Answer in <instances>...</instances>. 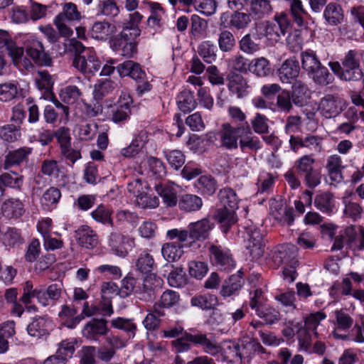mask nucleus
<instances>
[{
  "label": "nucleus",
  "mask_w": 364,
  "mask_h": 364,
  "mask_svg": "<svg viewBox=\"0 0 364 364\" xmlns=\"http://www.w3.org/2000/svg\"><path fill=\"white\" fill-rule=\"evenodd\" d=\"M352 283L348 278H344L341 282H336L329 289L330 296L334 299H338L341 296L350 295Z\"/></svg>",
  "instance_id": "nucleus-44"
},
{
  "label": "nucleus",
  "mask_w": 364,
  "mask_h": 364,
  "mask_svg": "<svg viewBox=\"0 0 364 364\" xmlns=\"http://www.w3.org/2000/svg\"><path fill=\"white\" fill-rule=\"evenodd\" d=\"M193 345L201 347L204 353L215 356L221 352V346L211 333L196 331L194 336H191Z\"/></svg>",
  "instance_id": "nucleus-10"
},
{
  "label": "nucleus",
  "mask_w": 364,
  "mask_h": 364,
  "mask_svg": "<svg viewBox=\"0 0 364 364\" xmlns=\"http://www.w3.org/2000/svg\"><path fill=\"white\" fill-rule=\"evenodd\" d=\"M217 186L216 181L211 176H202L198 180L197 187L205 194L213 195L215 192Z\"/></svg>",
  "instance_id": "nucleus-63"
},
{
  "label": "nucleus",
  "mask_w": 364,
  "mask_h": 364,
  "mask_svg": "<svg viewBox=\"0 0 364 364\" xmlns=\"http://www.w3.org/2000/svg\"><path fill=\"white\" fill-rule=\"evenodd\" d=\"M56 17H58L59 19L73 21L80 20L81 18V14L75 4L68 2L64 4L62 12L57 15Z\"/></svg>",
  "instance_id": "nucleus-60"
},
{
  "label": "nucleus",
  "mask_w": 364,
  "mask_h": 364,
  "mask_svg": "<svg viewBox=\"0 0 364 364\" xmlns=\"http://www.w3.org/2000/svg\"><path fill=\"white\" fill-rule=\"evenodd\" d=\"M114 88L113 82L105 80L96 84L94 87L93 97L95 101H101L105 97L111 93Z\"/></svg>",
  "instance_id": "nucleus-58"
},
{
  "label": "nucleus",
  "mask_w": 364,
  "mask_h": 364,
  "mask_svg": "<svg viewBox=\"0 0 364 364\" xmlns=\"http://www.w3.org/2000/svg\"><path fill=\"white\" fill-rule=\"evenodd\" d=\"M218 43L221 51L230 52L235 46L236 40L231 31L224 30L218 34Z\"/></svg>",
  "instance_id": "nucleus-51"
},
{
  "label": "nucleus",
  "mask_w": 364,
  "mask_h": 364,
  "mask_svg": "<svg viewBox=\"0 0 364 364\" xmlns=\"http://www.w3.org/2000/svg\"><path fill=\"white\" fill-rule=\"evenodd\" d=\"M239 47L242 52L250 55L260 49L259 43L256 42V38L251 33H247L240 39Z\"/></svg>",
  "instance_id": "nucleus-55"
},
{
  "label": "nucleus",
  "mask_w": 364,
  "mask_h": 364,
  "mask_svg": "<svg viewBox=\"0 0 364 364\" xmlns=\"http://www.w3.org/2000/svg\"><path fill=\"white\" fill-rule=\"evenodd\" d=\"M315 207L323 213L330 214L335 206L333 195L328 192H321L316 194L314 198Z\"/></svg>",
  "instance_id": "nucleus-32"
},
{
  "label": "nucleus",
  "mask_w": 364,
  "mask_h": 364,
  "mask_svg": "<svg viewBox=\"0 0 364 364\" xmlns=\"http://www.w3.org/2000/svg\"><path fill=\"white\" fill-rule=\"evenodd\" d=\"M250 71L257 77H264L268 76L272 71L269 61L263 57L256 58L252 61Z\"/></svg>",
  "instance_id": "nucleus-49"
},
{
  "label": "nucleus",
  "mask_w": 364,
  "mask_h": 364,
  "mask_svg": "<svg viewBox=\"0 0 364 364\" xmlns=\"http://www.w3.org/2000/svg\"><path fill=\"white\" fill-rule=\"evenodd\" d=\"M111 229L112 231L108 238L109 246L115 255L125 257L128 252L125 245H128L132 247L134 242V239L123 235L114 225Z\"/></svg>",
  "instance_id": "nucleus-11"
},
{
  "label": "nucleus",
  "mask_w": 364,
  "mask_h": 364,
  "mask_svg": "<svg viewBox=\"0 0 364 364\" xmlns=\"http://www.w3.org/2000/svg\"><path fill=\"white\" fill-rule=\"evenodd\" d=\"M308 75L316 85L322 87L331 84L334 80V77L328 69L322 65Z\"/></svg>",
  "instance_id": "nucleus-33"
},
{
  "label": "nucleus",
  "mask_w": 364,
  "mask_h": 364,
  "mask_svg": "<svg viewBox=\"0 0 364 364\" xmlns=\"http://www.w3.org/2000/svg\"><path fill=\"white\" fill-rule=\"evenodd\" d=\"M21 136L20 129L14 124H6L0 127V139L4 141L12 143L18 141Z\"/></svg>",
  "instance_id": "nucleus-53"
},
{
  "label": "nucleus",
  "mask_w": 364,
  "mask_h": 364,
  "mask_svg": "<svg viewBox=\"0 0 364 364\" xmlns=\"http://www.w3.org/2000/svg\"><path fill=\"white\" fill-rule=\"evenodd\" d=\"M227 80L229 90L238 98H242L248 95L250 85L242 75L231 73L228 75Z\"/></svg>",
  "instance_id": "nucleus-17"
},
{
  "label": "nucleus",
  "mask_w": 364,
  "mask_h": 364,
  "mask_svg": "<svg viewBox=\"0 0 364 364\" xmlns=\"http://www.w3.org/2000/svg\"><path fill=\"white\" fill-rule=\"evenodd\" d=\"M326 168L332 182L339 183L343 180L341 173L343 166L341 156L337 154L330 156L327 159Z\"/></svg>",
  "instance_id": "nucleus-31"
},
{
  "label": "nucleus",
  "mask_w": 364,
  "mask_h": 364,
  "mask_svg": "<svg viewBox=\"0 0 364 364\" xmlns=\"http://www.w3.org/2000/svg\"><path fill=\"white\" fill-rule=\"evenodd\" d=\"M117 70L121 77L129 76L137 83L136 91L139 95L149 92L151 85L146 79L145 72L141 65L132 60H127L117 66Z\"/></svg>",
  "instance_id": "nucleus-4"
},
{
  "label": "nucleus",
  "mask_w": 364,
  "mask_h": 364,
  "mask_svg": "<svg viewBox=\"0 0 364 364\" xmlns=\"http://www.w3.org/2000/svg\"><path fill=\"white\" fill-rule=\"evenodd\" d=\"M77 309L68 305H63L61 311L59 312V316L61 318H66L64 325L69 328H74L81 321L84 316L82 315L75 316Z\"/></svg>",
  "instance_id": "nucleus-39"
},
{
  "label": "nucleus",
  "mask_w": 364,
  "mask_h": 364,
  "mask_svg": "<svg viewBox=\"0 0 364 364\" xmlns=\"http://www.w3.org/2000/svg\"><path fill=\"white\" fill-rule=\"evenodd\" d=\"M343 106L344 104L338 96L328 95L321 99L319 108L326 118H331L342 112Z\"/></svg>",
  "instance_id": "nucleus-15"
},
{
  "label": "nucleus",
  "mask_w": 364,
  "mask_h": 364,
  "mask_svg": "<svg viewBox=\"0 0 364 364\" xmlns=\"http://www.w3.org/2000/svg\"><path fill=\"white\" fill-rule=\"evenodd\" d=\"M228 113L232 124H235V127L250 129V126L247 121L246 114L240 107L230 106L228 109Z\"/></svg>",
  "instance_id": "nucleus-48"
},
{
  "label": "nucleus",
  "mask_w": 364,
  "mask_h": 364,
  "mask_svg": "<svg viewBox=\"0 0 364 364\" xmlns=\"http://www.w3.org/2000/svg\"><path fill=\"white\" fill-rule=\"evenodd\" d=\"M218 298L213 294L198 295L191 299V303L193 306L198 307L203 310L213 309L218 304Z\"/></svg>",
  "instance_id": "nucleus-46"
},
{
  "label": "nucleus",
  "mask_w": 364,
  "mask_h": 364,
  "mask_svg": "<svg viewBox=\"0 0 364 364\" xmlns=\"http://www.w3.org/2000/svg\"><path fill=\"white\" fill-rule=\"evenodd\" d=\"M132 99L125 92H122L117 102L112 110V118L114 122H121L127 120L131 114V105Z\"/></svg>",
  "instance_id": "nucleus-13"
},
{
  "label": "nucleus",
  "mask_w": 364,
  "mask_h": 364,
  "mask_svg": "<svg viewBox=\"0 0 364 364\" xmlns=\"http://www.w3.org/2000/svg\"><path fill=\"white\" fill-rule=\"evenodd\" d=\"M182 242H167L161 248L163 257L168 262H174L181 258L183 254V245Z\"/></svg>",
  "instance_id": "nucleus-35"
},
{
  "label": "nucleus",
  "mask_w": 364,
  "mask_h": 364,
  "mask_svg": "<svg viewBox=\"0 0 364 364\" xmlns=\"http://www.w3.org/2000/svg\"><path fill=\"white\" fill-rule=\"evenodd\" d=\"M323 16L327 24L335 26L343 21L344 13L340 4L331 2L326 6L323 12Z\"/></svg>",
  "instance_id": "nucleus-24"
},
{
  "label": "nucleus",
  "mask_w": 364,
  "mask_h": 364,
  "mask_svg": "<svg viewBox=\"0 0 364 364\" xmlns=\"http://www.w3.org/2000/svg\"><path fill=\"white\" fill-rule=\"evenodd\" d=\"M325 318L326 314L324 313L318 311L307 316L304 320V326L299 322L294 323V321L291 322V324L294 328H297V332L301 333L306 331L309 333V331H312L316 336L317 333L315 331L320 324L321 321L323 320Z\"/></svg>",
  "instance_id": "nucleus-28"
},
{
  "label": "nucleus",
  "mask_w": 364,
  "mask_h": 364,
  "mask_svg": "<svg viewBox=\"0 0 364 364\" xmlns=\"http://www.w3.org/2000/svg\"><path fill=\"white\" fill-rule=\"evenodd\" d=\"M191 336H194V333L185 331L181 338L171 341V346L176 353H184L191 349V345L193 344Z\"/></svg>",
  "instance_id": "nucleus-54"
},
{
  "label": "nucleus",
  "mask_w": 364,
  "mask_h": 364,
  "mask_svg": "<svg viewBox=\"0 0 364 364\" xmlns=\"http://www.w3.org/2000/svg\"><path fill=\"white\" fill-rule=\"evenodd\" d=\"M213 228V223L208 218H203L191 223L187 230L177 228L169 230L166 232V236L169 240L177 239L180 242H186L188 237L193 241H203L208 238Z\"/></svg>",
  "instance_id": "nucleus-2"
},
{
  "label": "nucleus",
  "mask_w": 364,
  "mask_h": 364,
  "mask_svg": "<svg viewBox=\"0 0 364 364\" xmlns=\"http://www.w3.org/2000/svg\"><path fill=\"white\" fill-rule=\"evenodd\" d=\"M26 53L33 61L40 66L50 67L53 60L50 54L45 51L43 43L36 39H28L25 45Z\"/></svg>",
  "instance_id": "nucleus-6"
},
{
  "label": "nucleus",
  "mask_w": 364,
  "mask_h": 364,
  "mask_svg": "<svg viewBox=\"0 0 364 364\" xmlns=\"http://www.w3.org/2000/svg\"><path fill=\"white\" fill-rule=\"evenodd\" d=\"M162 284V279L155 274H147L141 284L136 289V296L144 301H150L154 298L155 289Z\"/></svg>",
  "instance_id": "nucleus-8"
},
{
  "label": "nucleus",
  "mask_w": 364,
  "mask_h": 364,
  "mask_svg": "<svg viewBox=\"0 0 364 364\" xmlns=\"http://www.w3.org/2000/svg\"><path fill=\"white\" fill-rule=\"evenodd\" d=\"M75 55L73 65L86 77L90 78L97 73L101 68V63L92 48H86L82 43L74 44Z\"/></svg>",
  "instance_id": "nucleus-3"
},
{
  "label": "nucleus",
  "mask_w": 364,
  "mask_h": 364,
  "mask_svg": "<svg viewBox=\"0 0 364 364\" xmlns=\"http://www.w3.org/2000/svg\"><path fill=\"white\" fill-rule=\"evenodd\" d=\"M243 133H250V129L237 128L229 122L223 124L218 133L221 145L227 149H237V140Z\"/></svg>",
  "instance_id": "nucleus-5"
},
{
  "label": "nucleus",
  "mask_w": 364,
  "mask_h": 364,
  "mask_svg": "<svg viewBox=\"0 0 364 364\" xmlns=\"http://www.w3.org/2000/svg\"><path fill=\"white\" fill-rule=\"evenodd\" d=\"M164 154L168 164L176 170H178L185 163V155L180 150H166Z\"/></svg>",
  "instance_id": "nucleus-59"
},
{
  "label": "nucleus",
  "mask_w": 364,
  "mask_h": 364,
  "mask_svg": "<svg viewBox=\"0 0 364 364\" xmlns=\"http://www.w3.org/2000/svg\"><path fill=\"white\" fill-rule=\"evenodd\" d=\"M99 14L109 18H114L119 13V8L114 0H101L97 5Z\"/></svg>",
  "instance_id": "nucleus-52"
},
{
  "label": "nucleus",
  "mask_w": 364,
  "mask_h": 364,
  "mask_svg": "<svg viewBox=\"0 0 364 364\" xmlns=\"http://www.w3.org/2000/svg\"><path fill=\"white\" fill-rule=\"evenodd\" d=\"M221 23L225 27H230L236 30H242L247 28L252 22L251 13H245L235 10L231 14L223 13L220 16Z\"/></svg>",
  "instance_id": "nucleus-9"
},
{
  "label": "nucleus",
  "mask_w": 364,
  "mask_h": 364,
  "mask_svg": "<svg viewBox=\"0 0 364 364\" xmlns=\"http://www.w3.org/2000/svg\"><path fill=\"white\" fill-rule=\"evenodd\" d=\"M357 232L353 226L347 227L339 235L336 237L331 250H340L344 245L352 249L356 245Z\"/></svg>",
  "instance_id": "nucleus-21"
},
{
  "label": "nucleus",
  "mask_w": 364,
  "mask_h": 364,
  "mask_svg": "<svg viewBox=\"0 0 364 364\" xmlns=\"http://www.w3.org/2000/svg\"><path fill=\"white\" fill-rule=\"evenodd\" d=\"M241 274L242 272H238L237 274H232L224 281L220 290L222 296L229 297L240 291L243 284Z\"/></svg>",
  "instance_id": "nucleus-27"
},
{
  "label": "nucleus",
  "mask_w": 364,
  "mask_h": 364,
  "mask_svg": "<svg viewBox=\"0 0 364 364\" xmlns=\"http://www.w3.org/2000/svg\"><path fill=\"white\" fill-rule=\"evenodd\" d=\"M23 183V176L18 173H4L0 175V188L9 187L20 189Z\"/></svg>",
  "instance_id": "nucleus-45"
},
{
  "label": "nucleus",
  "mask_w": 364,
  "mask_h": 364,
  "mask_svg": "<svg viewBox=\"0 0 364 364\" xmlns=\"http://www.w3.org/2000/svg\"><path fill=\"white\" fill-rule=\"evenodd\" d=\"M217 48L210 41L202 42L198 47V55L207 63H213L217 58Z\"/></svg>",
  "instance_id": "nucleus-50"
},
{
  "label": "nucleus",
  "mask_w": 364,
  "mask_h": 364,
  "mask_svg": "<svg viewBox=\"0 0 364 364\" xmlns=\"http://www.w3.org/2000/svg\"><path fill=\"white\" fill-rule=\"evenodd\" d=\"M156 191L163 198L164 203L168 206H174L178 200L176 196V189L172 185L160 184L156 186Z\"/></svg>",
  "instance_id": "nucleus-40"
},
{
  "label": "nucleus",
  "mask_w": 364,
  "mask_h": 364,
  "mask_svg": "<svg viewBox=\"0 0 364 364\" xmlns=\"http://www.w3.org/2000/svg\"><path fill=\"white\" fill-rule=\"evenodd\" d=\"M77 243L86 249H93L98 245V236L95 230L87 225L80 226L76 231Z\"/></svg>",
  "instance_id": "nucleus-18"
},
{
  "label": "nucleus",
  "mask_w": 364,
  "mask_h": 364,
  "mask_svg": "<svg viewBox=\"0 0 364 364\" xmlns=\"http://www.w3.org/2000/svg\"><path fill=\"white\" fill-rule=\"evenodd\" d=\"M301 61L302 68L308 75L322 65L316 53L311 50H306L301 52Z\"/></svg>",
  "instance_id": "nucleus-43"
},
{
  "label": "nucleus",
  "mask_w": 364,
  "mask_h": 364,
  "mask_svg": "<svg viewBox=\"0 0 364 364\" xmlns=\"http://www.w3.org/2000/svg\"><path fill=\"white\" fill-rule=\"evenodd\" d=\"M209 252L212 262L220 269L228 271L235 267V261L228 248L212 245L209 247Z\"/></svg>",
  "instance_id": "nucleus-7"
},
{
  "label": "nucleus",
  "mask_w": 364,
  "mask_h": 364,
  "mask_svg": "<svg viewBox=\"0 0 364 364\" xmlns=\"http://www.w3.org/2000/svg\"><path fill=\"white\" fill-rule=\"evenodd\" d=\"M220 202L223 205V208H228L232 210L238 208V197L234 190L230 188L221 189L218 193Z\"/></svg>",
  "instance_id": "nucleus-42"
},
{
  "label": "nucleus",
  "mask_w": 364,
  "mask_h": 364,
  "mask_svg": "<svg viewBox=\"0 0 364 364\" xmlns=\"http://www.w3.org/2000/svg\"><path fill=\"white\" fill-rule=\"evenodd\" d=\"M264 246L263 235L261 233L260 230L257 228L251 230L247 248L249 250L250 255L252 259H257L263 255Z\"/></svg>",
  "instance_id": "nucleus-19"
},
{
  "label": "nucleus",
  "mask_w": 364,
  "mask_h": 364,
  "mask_svg": "<svg viewBox=\"0 0 364 364\" xmlns=\"http://www.w3.org/2000/svg\"><path fill=\"white\" fill-rule=\"evenodd\" d=\"M337 326L333 331V335L336 338L345 340L346 337V332L352 326L353 323V318L343 310L335 311Z\"/></svg>",
  "instance_id": "nucleus-22"
},
{
  "label": "nucleus",
  "mask_w": 364,
  "mask_h": 364,
  "mask_svg": "<svg viewBox=\"0 0 364 364\" xmlns=\"http://www.w3.org/2000/svg\"><path fill=\"white\" fill-rule=\"evenodd\" d=\"M202 205L201 198L193 194H185L178 200L180 209L186 212L197 211L201 208Z\"/></svg>",
  "instance_id": "nucleus-37"
},
{
  "label": "nucleus",
  "mask_w": 364,
  "mask_h": 364,
  "mask_svg": "<svg viewBox=\"0 0 364 364\" xmlns=\"http://www.w3.org/2000/svg\"><path fill=\"white\" fill-rule=\"evenodd\" d=\"M49 326L50 321L47 317H35L28 325L27 332L29 336L39 339L49 334Z\"/></svg>",
  "instance_id": "nucleus-23"
},
{
  "label": "nucleus",
  "mask_w": 364,
  "mask_h": 364,
  "mask_svg": "<svg viewBox=\"0 0 364 364\" xmlns=\"http://www.w3.org/2000/svg\"><path fill=\"white\" fill-rule=\"evenodd\" d=\"M37 87L45 92H50L53 88L54 80L53 77L46 70H41L37 73L36 77Z\"/></svg>",
  "instance_id": "nucleus-61"
},
{
  "label": "nucleus",
  "mask_w": 364,
  "mask_h": 364,
  "mask_svg": "<svg viewBox=\"0 0 364 364\" xmlns=\"http://www.w3.org/2000/svg\"><path fill=\"white\" fill-rule=\"evenodd\" d=\"M3 214L7 218H18L25 213L24 205L19 199L9 198L1 206Z\"/></svg>",
  "instance_id": "nucleus-29"
},
{
  "label": "nucleus",
  "mask_w": 364,
  "mask_h": 364,
  "mask_svg": "<svg viewBox=\"0 0 364 364\" xmlns=\"http://www.w3.org/2000/svg\"><path fill=\"white\" fill-rule=\"evenodd\" d=\"M142 16L139 12L129 15V20L123 23L122 31L110 38L109 46L114 51H121V55L132 58L137 53L138 42L141 31L138 23Z\"/></svg>",
  "instance_id": "nucleus-1"
},
{
  "label": "nucleus",
  "mask_w": 364,
  "mask_h": 364,
  "mask_svg": "<svg viewBox=\"0 0 364 364\" xmlns=\"http://www.w3.org/2000/svg\"><path fill=\"white\" fill-rule=\"evenodd\" d=\"M21 95L17 84L14 82H5L0 85V100L9 102Z\"/></svg>",
  "instance_id": "nucleus-57"
},
{
  "label": "nucleus",
  "mask_w": 364,
  "mask_h": 364,
  "mask_svg": "<svg viewBox=\"0 0 364 364\" xmlns=\"http://www.w3.org/2000/svg\"><path fill=\"white\" fill-rule=\"evenodd\" d=\"M81 95V92L75 85H69L62 89L60 93L61 100L68 105L76 102Z\"/></svg>",
  "instance_id": "nucleus-62"
},
{
  "label": "nucleus",
  "mask_w": 364,
  "mask_h": 364,
  "mask_svg": "<svg viewBox=\"0 0 364 364\" xmlns=\"http://www.w3.org/2000/svg\"><path fill=\"white\" fill-rule=\"evenodd\" d=\"M239 145L242 152L257 151L261 148V141L257 136H252V129H250V133L242 134Z\"/></svg>",
  "instance_id": "nucleus-47"
},
{
  "label": "nucleus",
  "mask_w": 364,
  "mask_h": 364,
  "mask_svg": "<svg viewBox=\"0 0 364 364\" xmlns=\"http://www.w3.org/2000/svg\"><path fill=\"white\" fill-rule=\"evenodd\" d=\"M291 84L292 90L290 95H291L292 102L295 105L302 107L306 102L309 88L304 82L299 80Z\"/></svg>",
  "instance_id": "nucleus-36"
},
{
  "label": "nucleus",
  "mask_w": 364,
  "mask_h": 364,
  "mask_svg": "<svg viewBox=\"0 0 364 364\" xmlns=\"http://www.w3.org/2000/svg\"><path fill=\"white\" fill-rule=\"evenodd\" d=\"M107 321L103 318H92L82 329L83 336L88 339L96 340L99 336H105L109 332Z\"/></svg>",
  "instance_id": "nucleus-16"
},
{
  "label": "nucleus",
  "mask_w": 364,
  "mask_h": 364,
  "mask_svg": "<svg viewBox=\"0 0 364 364\" xmlns=\"http://www.w3.org/2000/svg\"><path fill=\"white\" fill-rule=\"evenodd\" d=\"M135 266L136 270L141 274H151L155 267V262L149 250H144L139 255Z\"/></svg>",
  "instance_id": "nucleus-34"
},
{
  "label": "nucleus",
  "mask_w": 364,
  "mask_h": 364,
  "mask_svg": "<svg viewBox=\"0 0 364 364\" xmlns=\"http://www.w3.org/2000/svg\"><path fill=\"white\" fill-rule=\"evenodd\" d=\"M213 218L221 225L224 233H227L230 226L237 222L235 210L228 208H218L215 211Z\"/></svg>",
  "instance_id": "nucleus-25"
},
{
  "label": "nucleus",
  "mask_w": 364,
  "mask_h": 364,
  "mask_svg": "<svg viewBox=\"0 0 364 364\" xmlns=\"http://www.w3.org/2000/svg\"><path fill=\"white\" fill-rule=\"evenodd\" d=\"M271 213L277 220L291 225L294 221V209L287 205L283 206L281 203H276L275 205L272 204Z\"/></svg>",
  "instance_id": "nucleus-30"
},
{
  "label": "nucleus",
  "mask_w": 364,
  "mask_h": 364,
  "mask_svg": "<svg viewBox=\"0 0 364 364\" xmlns=\"http://www.w3.org/2000/svg\"><path fill=\"white\" fill-rule=\"evenodd\" d=\"M300 73L299 61L290 58L283 62L277 70V75L282 83L291 84L296 80Z\"/></svg>",
  "instance_id": "nucleus-12"
},
{
  "label": "nucleus",
  "mask_w": 364,
  "mask_h": 364,
  "mask_svg": "<svg viewBox=\"0 0 364 364\" xmlns=\"http://www.w3.org/2000/svg\"><path fill=\"white\" fill-rule=\"evenodd\" d=\"M116 31L114 24L105 21H96L93 23L90 33L93 38L100 41L107 40Z\"/></svg>",
  "instance_id": "nucleus-26"
},
{
  "label": "nucleus",
  "mask_w": 364,
  "mask_h": 364,
  "mask_svg": "<svg viewBox=\"0 0 364 364\" xmlns=\"http://www.w3.org/2000/svg\"><path fill=\"white\" fill-rule=\"evenodd\" d=\"M251 14L257 18H262L272 11V6L269 0H251Z\"/></svg>",
  "instance_id": "nucleus-41"
},
{
  "label": "nucleus",
  "mask_w": 364,
  "mask_h": 364,
  "mask_svg": "<svg viewBox=\"0 0 364 364\" xmlns=\"http://www.w3.org/2000/svg\"><path fill=\"white\" fill-rule=\"evenodd\" d=\"M177 104L179 109L184 113L191 112L197 105L193 92L188 90H183L178 94Z\"/></svg>",
  "instance_id": "nucleus-38"
},
{
  "label": "nucleus",
  "mask_w": 364,
  "mask_h": 364,
  "mask_svg": "<svg viewBox=\"0 0 364 364\" xmlns=\"http://www.w3.org/2000/svg\"><path fill=\"white\" fill-rule=\"evenodd\" d=\"M6 48L14 63L17 65L23 56V49L16 45L7 31L0 30V48Z\"/></svg>",
  "instance_id": "nucleus-20"
},
{
  "label": "nucleus",
  "mask_w": 364,
  "mask_h": 364,
  "mask_svg": "<svg viewBox=\"0 0 364 364\" xmlns=\"http://www.w3.org/2000/svg\"><path fill=\"white\" fill-rule=\"evenodd\" d=\"M256 314L268 324H272L279 320V312L276 309L263 305L255 310Z\"/></svg>",
  "instance_id": "nucleus-64"
},
{
  "label": "nucleus",
  "mask_w": 364,
  "mask_h": 364,
  "mask_svg": "<svg viewBox=\"0 0 364 364\" xmlns=\"http://www.w3.org/2000/svg\"><path fill=\"white\" fill-rule=\"evenodd\" d=\"M290 11L295 23L299 26H304V17L309 16V14L304 8L301 1L291 0L290 3Z\"/></svg>",
  "instance_id": "nucleus-56"
},
{
  "label": "nucleus",
  "mask_w": 364,
  "mask_h": 364,
  "mask_svg": "<svg viewBox=\"0 0 364 364\" xmlns=\"http://www.w3.org/2000/svg\"><path fill=\"white\" fill-rule=\"evenodd\" d=\"M32 151L33 149L28 146H23L9 151L5 156L4 161V169H9L14 166H21L23 164L27 163Z\"/></svg>",
  "instance_id": "nucleus-14"
}]
</instances>
